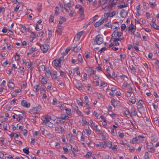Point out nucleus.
<instances>
[{"instance_id":"1","label":"nucleus","mask_w":159,"mask_h":159,"mask_svg":"<svg viewBox=\"0 0 159 159\" xmlns=\"http://www.w3.org/2000/svg\"><path fill=\"white\" fill-rule=\"evenodd\" d=\"M136 30L135 25H134L133 24L131 23L129 27L126 30L128 31L129 34H134Z\"/></svg>"},{"instance_id":"2","label":"nucleus","mask_w":159,"mask_h":159,"mask_svg":"<svg viewBox=\"0 0 159 159\" xmlns=\"http://www.w3.org/2000/svg\"><path fill=\"white\" fill-rule=\"evenodd\" d=\"M94 42L100 45L103 42V36L102 35L98 34L93 39Z\"/></svg>"},{"instance_id":"3","label":"nucleus","mask_w":159,"mask_h":159,"mask_svg":"<svg viewBox=\"0 0 159 159\" xmlns=\"http://www.w3.org/2000/svg\"><path fill=\"white\" fill-rule=\"evenodd\" d=\"M147 148V150L151 153H153L155 151V148L154 147L152 143L151 142L148 143Z\"/></svg>"},{"instance_id":"4","label":"nucleus","mask_w":159,"mask_h":159,"mask_svg":"<svg viewBox=\"0 0 159 159\" xmlns=\"http://www.w3.org/2000/svg\"><path fill=\"white\" fill-rule=\"evenodd\" d=\"M49 47V45L47 44H44L40 46L41 50L44 53H45L48 51Z\"/></svg>"},{"instance_id":"5","label":"nucleus","mask_w":159,"mask_h":159,"mask_svg":"<svg viewBox=\"0 0 159 159\" xmlns=\"http://www.w3.org/2000/svg\"><path fill=\"white\" fill-rule=\"evenodd\" d=\"M84 33V31H82L77 33L74 39L76 41H78L80 39L81 36Z\"/></svg>"},{"instance_id":"6","label":"nucleus","mask_w":159,"mask_h":159,"mask_svg":"<svg viewBox=\"0 0 159 159\" xmlns=\"http://www.w3.org/2000/svg\"><path fill=\"white\" fill-rule=\"evenodd\" d=\"M21 105L22 106L25 107L29 108L30 106V103H27V102L25 100H23L21 102Z\"/></svg>"},{"instance_id":"7","label":"nucleus","mask_w":159,"mask_h":159,"mask_svg":"<svg viewBox=\"0 0 159 159\" xmlns=\"http://www.w3.org/2000/svg\"><path fill=\"white\" fill-rule=\"evenodd\" d=\"M75 86L77 88L79 89L82 90L84 91L85 90L84 87L83 86L82 84L80 83H77Z\"/></svg>"},{"instance_id":"8","label":"nucleus","mask_w":159,"mask_h":159,"mask_svg":"<svg viewBox=\"0 0 159 159\" xmlns=\"http://www.w3.org/2000/svg\"><path fill=\"white\" fill-rule=\"evenodd\" d=\"M67 2L66 1V0H63V3H64V7L70 8L71 7L72 2L71 1H70L69 2L66 4V3Z\"/></svg>"},{"instance_id":"9","label":"nucleus","mask_w":159,"mask_h":159,"mask_svg":"<svg viewBox=\"0 0 159 159\" xmlns=\"http://www.w3.org/2000/svg\"><path fill=\"white\" fill-rule=\"evenodd\" d=\"M104 21V19H103L101 18L98 21L96 22L95 24H94V26L96 27H99L100 25L102 24Z\"/></svg>"},{"instance_id":"10","label":"nucleus","mask_w":159,"mask_h":159,"mask_svg":"<svg viewBox=\"0 0 159 159\" xmlns=\"http://www.w3.org/2000/svg\"><path fill=\"white\" fill-rule=\"evenodd\" d=\"M61 60L55 59L54 60V64L55 66L56 67H59L61 66Z\"/></svg>"},{"instance_id":"11","label":"nucleus","mask_w":159,"mask_h":159,"mask_svg":"<svg viewBox=\"0 0 159 159\" xmlns=\"http://www.w3.org/2000/svg\"><path fill=\"white\" fill-rule=\"evenodd\" d=\"M110 3L108 6V8L111 9L112 7L115 5V3L114 2V0H107Z\"/></svg>"},{"instance_id":"12","label":"nucleus","mask_w":159,"mask_h":159,"mask_svg":"<svg viewBox=\"0 0 159 159\" xmlns=\"http://www.w3.org/2000/svg\"><path fill=\"white\" fill-rule=\"evenodd\" d=\"M128 12H126L124 9H122L120 12V14L121 17L123 18H125L126 17Z\"/></svg>"},{"instance_id":"13","label":"nucleus","mask_w":159,"mask_h":159,"mask_svg":"<svg viewBox=\"0 0 159 159\" xmlns=\"http://www.w3.org/2000/svg\"><path fill=\"white\" fill-rule=\"evenodd\" d=\"M119 27L118 22H116L112 23L111 25V29H115Z\"/></svg>"},{"instance_id":"14","label":"nucleus","mask_w":159,"mask_h":159,"mask_svg":"<svg viewBox=\"0 0 159 159\" xmlns=\"http://www.w3.org/2000/svg\"><path fill=\"white\" fill-rule=\"evenodd\" d=\"M136 137L139 143L142 142L143 141V139L145 138V137L143 135H139Z\"/></svg>"},{"instance_id":"15","label":"nucleus","mask_w":159,"mask_h":159,"mask_svg":"<svg viewBox=\"0 0 159 159\" xmlns=\"http://www.w3.org/2000/svg\"><path fill=\"white\" fill-rule=\"evenodd\" d=\"M150 25L151 27H152L155 29L159 30V26L157 25L155 23H151Z\"/></svg>"},{"instance_id":"16","label":"nucleus","mask_w":159,"mask_h":159,"mask_svg":"<svg viewBox=\"0 0 159 159\" xmlns=\"http://www.w3.org/2000/svg\"><path fill=\"white\" fill-rule=\"evenodd\" d=\"M70 117L68 116L65 114H62L60 117V119H61L62 120H68Z\"/></svg>"},{"instance_id":"17","label":"nucleus","mask_w":159,"mask_h":159,"mask_svg":"<svg viewBox=\"0 0 159 159\" xmlns=\"http://www.w3.org/2000/svg\"><path fill=\"white\" fill-rule=\"evenodd\" d=\"M130 110L132 115L134 116H136L137 115V112L135 108H132Z\"/></svg>"},{"instance_id":"18","label":"nucleus","mask_w":159,"mask_h":159,"mask_svg":"<svg viewBox=\"0 0 159 159\" xmlns=\"http://www.w3.org/2000/svg\"><path fill=\"white\" fill-rule=\"evenodd\" d=\"M43 125H46L47 126H48L50 128H52L53 127V123H52L51 122H44V123L43 124Z\"/></svg>"},{"instance_id":"19","label":"nucleus","mask_w":159,"mask_h":159,"mask_svg":"<svg viewBox=\"0 0 159 159\" xmlns=\"http://www.w3.org/2000/svg\"><path fill=\"white\" fill-rule=\"evenodd\" d=\"M112 142L110 141H107L105 142L106 147H107L109 148L111 147L112 145Z\"/></svg>"},{"instance_id":"20","label":"nucleus","mask_w":159,"mask_h":159,"mask_svg":"<svg viewBox=\"0 0 159 159\" xmlns=\"http://www.w3.org/2000/svg\"><path fill=\"white\" fill-rule=\"evenodd\" d=\"M65 110L66 111V113L67 114V115L71 117V110L69 108H66L65 107Z\"/></svg>"},{"instance_id":"21","label":"nucleus","mask_w":159,"mask_h":159,"mask_svg":"<svg viewBox=\"0 0 159 159\" xmlns=\"http://www.w3.org/2000/svg\"><path fill=\"white\" fill-rule=\"evenodd\" d=\"M51 119V117L48 115H47L45 117V120L43 121V124L44 123V122L46 123V122H49V121Z\"/></svg>"},{"instance_id":"22","label":"nucleus","mask_w":159,"mask_h":159,"mask_svg":"<svg viewBox=\"0 0 159 159\" xmlns=\"http://www.w3.org/2000/svg\"><path fill=\"white\" fill-rule=\"evenodd\" d=\"M136 137L133 138L132 139L130 140V143L133 144L139 143Z\"/></svg>"},{"instance_id":"23","label":"nucleus","mask_w":159,"mask_h":159,"mask_svg":"<svg viewBox=\"0 0 159 159\" xmlns=\"http://www.w3.org/2000/svg\"><path fill=\"white\" fill-rule=\"evenodd\" d=\"M8 86L9 88L13 89L15 86L14 84L11 81H9L8 83Z\"/></svg>"},{"instance_id":"24","label":"nucleus","mask_w":159,"mask_h":159,"mask_svg":"<svg viewBox=\"0 0 159 159\" xmlns=\"http://www.w3.org/2000/svg\"><path fill=\"white\" fill-rule=\"evenodd\" d=\"M66 19L63 17V16H60V20L59 21V23L60 24H62L64 22H65L66 20Z\"/></svg>"},{"instance_id":"25","label":"nucleus","mask_w":159,"mask_h":159,"mask_svg":"<svg viewBox=\"0 0 159 159\" xmlns=\"http://www.w3.org/2000/svg\"><path fill=\"white\" fill-rule=\"evenodd\" d=\"M51 71L49 69L46 70V75L47 78H49L51 76Z\"/></svg>"},{"instance_id":"26","label":"nucleus","mask_w":159,"mask_h":159,"mask_svg":"<svg viewBox=\"0 0 159 159\" xmlns=\"http://www.w3.org/2000/svg\"><path fill=\"white\" fill-rule=\"evenodd\" d=\"M151 140L152 142H157V137L156 136H152L151 137Z\"/></svg>"},{"instance_id":"27","label":"nucleus","mask_w":159,"mask_h":159,"mask_svg":"<svg viewBox=\"0 0 159 159\" xmlns=\"http://www.w3.org/2000/svg\"><path fill=\"white\" fill-rule=\"evenodd\" d=\"M63 30V27H58L57 30H56V32H57L59 34H61L62 33Z\"/></svg>"},{"instance_id":"28","label":"nucleus","mask_w":159,"mask_h":159,"mask_svg":"<svg viewBox=\"0 0 159 159\" xmlns=\"http://www.w3.org/2000/svg\"><path fill=\"white\" fill-rule=\"evenodd\" d=\"M60 118L59 119H57V120L56 121V123L58 125H61L62 124H63L64 123V122L62 120L60 119Z\"/></svg>"},{"instance_id":"29","label":"nucleus","mask_w":159,"mask_h":159,"mask_svg":"<svg viewBox=\"0 0 159 159\" xmlns=\"http://www.w3.org/2000/svg\"><path fill=\"white\" fill-rule=\"evenodd\" d=\"M113 41L115 45L117 46L119 44V43L118 42V41L116 39V38H113Z\"/></svg>"},{"instance_id":"30","label":"nucleus","mask_w":159,"mask_h":159,"mask_svg":"<svg viewBox=\"0 0 159 159\" xmlns=\"http://www.w3.org/2000/svg\"><path fill=\"white\" fill-rule=\"evenodd\" d=\"M10 136L11 138H12L14 137L15 138H18V134L15 133H11L10 135Z\"/></svg>"},{"instance_id":"31","label":"nucleus","mask_w":159,"mask_h":159,"mask_svg":"<svg viewBox=\"0 0 159 159\" xmlns=\"http://www.w3.org/2000/svg\"><path fill=\"white\" fill-rule=\"evenodd\" d=\"M78 61L81 63L83 62V60L82 57L80 54H79L78 56V58L77 59Z\"/></svg>"},{"instance_id":"32","label":"nucleus","mask_w":159,"mask_h":159,"mask_svg":"<svg viewBox=\"0 0 159 159\" xmlns=\"http://www.w3.org/2000/svg\"><path fill=\"white\" fill-rule=\"evenodd\" d=\"M29 148L26 147L25 148H23V151L24 153H25L27 155H28L29 153Z\"/></svg>"},{"instance_id":"33","label":"nucleus","mask_w":159,"mask_h":159,"mask_svg":"<svg viewBox=\"0 0 159 159\" xmlns=\"http://www.w3.org/2000/svg\"><path fill=\"white\" fill-rule=\"evenodd\" d=\"M80 49L81 48L80 47H78L76 45L75 46V45L73 47V51L75 52H78Z\"/></svg>"},{"instance_id":"34","label":"nucleus","mask_w":159,"mask_h":159,"mask_svg":"<svg viewBox=\"0 0 159 159\" xmlns=\"http://www.w3.org/2000/svg\"><path fill=\"white\" fill-rule=\"evenodd\" d=\"M79 13L80 14V16H82L84 14V11L83 7L80 8V9H79Z\"/></svg>"},{"instance_id":"35","label":"nucleus","mask_w":159,"mask_h":159,"mask_svg":"<svg viewBox=\"0 0 159 159\" xmlns=\"http://www.w3.org/2000/svg\"><path fill=\"white\" fill-rule=\"evenodd\" d=\"M111 102L113 106H117L118 103L114 99H112Z\"/></svg>"},{"instance_id":"36","label":"nucleus","mask_w":159,"mask_h":159,"mask_svg":"<svg viewBox=\"0 0 159 159\" xmlns=\"http://www.w3.org/2000/svg\"><path fill=\"white\" fill-rule=\"evenodd\" d=\"M42 4L40 3H38L37 7V10L39 11H41L42 9Z\"/></svg>"},{"instance_id":"37","label":"nucleus","mask_w":159,"mask_h":159,"mask_svg":"<svg viewBox=\"0 0 159 159\" xmlns=\"http://www.w3.org/2000/svg\"><path fill=\"white\" fill-rule=\"evenodd\" d=\"M60 75L62 77H64V78H67L66 73L64 71L61 70L60 71Z\"/></svg>"},{"instance_id":"38","label":"nucleus","mask_w":159,"mask_h":159,"mask_svg":"<svg viewBox=\"0 0 159 159\" xmlns=\"http://www.w3.org/2000/svg\"><path fill=\"white\" fill-rule=\"evenodd\" d=\"M45 66L44 65H42L39 67V70L40 71H43L45 70Z\"/></svg>"},{"instance_id":"39","label":"nucleus","mask_w":159,"mask_h":159,"mask_svg":"<svg viewBox=\"0 0 159 159\" xmlns=\"http://www.w3.org/2000/svg\"><path fill=\"white\" fill-rule=\"evenodd\" d=\"M59 8L58 7H56L55 8V14L57 16L59 13Z\"/></svg>"},{"instance_id":"40","label":"nucleus","mask_w":159,"mask_h":159,"mask_svg":"<svg viewBox=\"0 0 159 159\" xmlns=\"http://www.w3.org/2000/svg\"><path fill=\"white\" fill-rule=\"evenodd\" d=\"M155 66L156 68H159V61L158 60H156L155 63Z\"/></svg>"},{"instance_id":"41","label":"nucleus","mask_w":159,"mask_h":159,"mask_svg":"<svg viewBox=\"0 0 159 159\" xmlns=\"http://www.w3.org/2000/svg\"><path fill=\"white\" fill-rule=\"evenodd\" d=\"M41 83L43 84H46L47 83V80L46 78L43 77L41 79Z\"/></svg>"},{"instance_id":"42","label":"nucleus","mask_w":159,"mask_h":159,"mask_svg":"<svg viewBox=\"0 0 159 159\" xmlns=\"http://www.w3.org/2000/svg\"><path fill=\"white\" fill-rule=\"evenodd\" d=\"M41 109V106H39L34 108V110L36 111H39Z\"/></svg>"},{"instance_id":"43","label":"nucleus","mask_w":159,"mask_h":159,"mask_svg":"<svg viewBox=\"0 0 159 159\" xmlns=\"http://www.w3.org/2000/svg\"><path fill=\"white\" fill-rule=\"evenodd\" d=\"M139 103V104L141 106L139 108L141 109L142 108H143L144 107L143 106V102L141 100H139L138 102Z\"/></svg>"},{"instance_id":"44","label":"nucleus","mask_w":159,"mask_h":159,"mask_svg":"<svg viewBox=\"0 0 159 159\" xmlns=\"http://www.w3.org/2000/svg\"><path fill=\"white\" fill-rule=\"evenodd\" d=\"M37 50L36 48H33L32 47L30 49V53H33L35 51Z\"/></svg>"},{"instance_id":"45","label":"nucleus","mask_w":159,"mask_h":159,"mask_svg":"<svg viewBox=\"0 0 159 159\" xmlns=\"http://www.w3.org/2000/svg\"><path fill=\"white\" fill-rule=\"evenodd\" d=\"M75 110L76 111L78 115H80L81 112L79 110L78 107L76 106L74 108Z\"/></svg>"},{"instance_id":"46","label":"nucleus","mask_w":159,"mask_h":159,"mask_svg":"<svg viewBox=\"0 0 159 159\" xmlns=\"http://www.w3.org/2000/svg\"><path fill=\"white\" fill-rule=\"evenodd\" d=\"M31 34H33V35L31 36L32 39V40H33L35 38L37 37L38 36V34H35L34 32H32Z\"/></svg>"},{"instance_id":"47","label":"nucleus","mask_w":159,"mask_h":159,"mask_svg":"<svg viewBox=\"0 0 159 159\" xmlns=\"http://www.w3.org/2000/svg\"><path fill=\"white\" fill-rule=\"evenodd\" d=\"M84 133L87 135H89L91 133V130H89L87 129H85L84 131Z\"/></svg>"},{"instance_id":"48","label":"nucleus","mask_w":159,"mask_h":159,"mask_svg":"<svg viewBox=\"0 0 159 159\" xmlns=\"http://www.w3.org/2000/svg\"><path fill=\"white\" fill-rule=\"evenodd\" d=\"M149 3L151 6V7L152 8H154L156 5L155 2H152L150 1H149Z\"/></svg>"},{"instance_id":"49","label":"nucleus","mask_w":159,"mask_h":159,"mask_svg":"<svg viewBox=\"0 0 159 159\" xmlns=\"http://www.w3.org/2000/svg\"><path fill=\"white\" fill-rule=\"evenodd\" d=\"M92 154V153L91 152H87L86 154L84 157H85L86 158H88L90 157L91 156Z\"/></svg>"},{"instance_id":"50","label":"nucleus","mask_w":159,"mask_h":159,"mask_svg":"<svg viewBox=\"0 0 159 159\" xmlns=\"http://www.w3.org/2000/svg\"><path fill=\"white\" fill-rule=\"evenodd\" d=\"M104 0H99V4L101 6H103L105 5Z\"/></svg>"},{"instance_id":"51","label":"nucleus","mask_w":159,"mask_h":159,"mask_svg":"<svg viewBox=\"0 0 159 159\" xmlns=\"http://www.w3.org/2000/svg\"><path fill=\"white\" fill-rule=\"evenodd\" d=\"M100 145L101 148H104L106 147L105 142H102L100 143Z\"/></svg>"},{"instance_id":"52","label":"nucleus","mask_w":159,"mask_h":159,"mask_svg":"<svg viewBox=\"0 0 159 159\" xmlns=\"http://www.w3.org/2000/svg\"><path fill=\"white\" fill-rule=\"evenodd\" d=\"M117 32L116 31H114L113 33L111 34L112 38L111 39H113V38H115V37H117Z\"/></svg>"},{"instance_id":"53","label":"nucleus","mask_w":159,"mask_h":159,"mask_svg":"<svg viewBox=\"0 0 159 159\" xmlns=\"http://www.w3.org/2000/svg\"><path fill=\"white\" fill-rule=\"evenodd\" d=\"M116 11H113L109 14V17H111L116 15Z\"/></svg>"},{"instance_id":"54","label":"nucleus","mask_w":159,"mask_h":159,"mask_svg":"<svg viewBox=\"0 0 159 159\" xmlns=\"http://www.w3.org/2000/svg\"><path fill=\"white\" fill-rule=\"evenodd\" d=\"M149 154L148 152H146L145 153V155L144 156V158L145 159H149Z\"/></svg>"},{"instance_id":"55","label":"nucleus","mask_w":159,"mask_h":159,"mask_svg":"<svg viewBox=\"0 0 159 159\" xmlns=\"http://www.w3.org/2000/svg\"><path fill=\"white\" fill-rule=\"evenodd\" d=\"M57 72L56 71H53L52 72V75L53 76H54L55 77H54L55 79H57Z\"/></svg>"},{"instance_id":"56","label":"nucleus","mask_w":159,"mask_h":159,"mask_svg":"<svg viewBox=\"0 0 159 159\" xmlns=\"http://www.w3.org/2000/svg\"><path fill=\"white\" fill-rule=\"evenodd\" d=\"M34 88L35 89L36 91H39V89L40 88V87L39 85H36L34 86Z\"/></svg>"},{"instance_id":"57","label":"nucleus","mask_w":159,"mask_h":159,"mask_svg":"<svg viewBox=\"0 0 159 159\" xmlns=\"http://www.w3.org/2000/svg\"><path fill=\"white\" fill-rule=\"evenodd\" d=\"M82 121L84 123V124H82V125L84 126V124L86 125L88 124V122L86 121V119L85 118H82Z\"/></svg>"},{"instance_id":"58","label":"nucleus","mask_w":159,"mask_h":159,"mask_svg":"<svg viewBox=\"0 0 159 159\" xmlns=\"http://www.w3.org/2000/svg\"><path fill=\"white\" fill-rule=\"evenodd\" d=\"M90 126L92 128H93V127H94L96 125H94V123L93 122V121L92 120H91L90 121Z\"/></svg>"},{"instance_id":"59","label":"nucleus","mask_w":159,"mask_h":159,"mask_svg":"<svg viewBox=\"0 0 159 159\" xmlns=\"http://www.w3.org/2000/svg\"><path fill=\"white\" fill-rule=\"evenodd\" d=\"M129 89H130L131 90L133 89V88L134 87V85L133 84L130 83L129 84Z\"/></svg>"},{"instance_id":"60","label":"nucleus","mask_w":159,"mask_h":159,"mask_svg":"<svg viewBox=\"0 0 159 159\" xmlns=\"http://www.w3.org/2000/svg\"><path fill=\"white\" fill-rule=\"evenodd\" d=\"M136 99L134 98L131 99L129 100V102L133 104H134L136 102Z\"/></svg>"},{"instance_id":"61","label":"nucleus","mask_w":159,"mask_h":159,"mask_svg":"<svg viewBox=\"0 0 159 159\" xmlns=\"http://www.w3.org/2000/svg\"><path fill=\"white\" fill-rule=\"evenodd\" d=\"M120 57L121 61H122L124 59V58H125V55L122 54H120Z\"/></svg>"},{"instance_id":"62","label":"nucleus","mask_w":159,"mask_h":159,"mask_svg":"<svg viewBox=\"0 0 159 159\" xmlns=\"http://www.w3.org/2000/svg\"><path fill=\"white\" fill-rule=\"evenodd\" d=\"M40 130L41 131L42 134L43 135H44V133H45V129L43 127H41L40 128Z\"/></svg>"},{"instance_id":"63","label":"nucleus","mask_w":159,"mask_h":159,"mask_svg":"<svg viewBox=\"0 0 159 159\" xmlns=\"http://www.w3.org/2000/svg\"><path fill=\"white\" fill-rule=\"evenodd\" d=\"M117 146L116 145H115L113 147L111 146V147L110 148L112 150L114 151L115 149H116L117 148Z\"/></svg>"},{"instance_id":"64","label":"nucleus","mask_w":159,"mask_h":159,"mask_svg":"<svg viewBox=\"0 0 159 159\" xmlns=\"http://www.w3.org/2000/svg\"><path fill=\"white\" fill-rule=\"evenodd\" d=\"M126 27V26L125 24H122L121 27V30H124Z\"/></svg>"}]
</instances>
